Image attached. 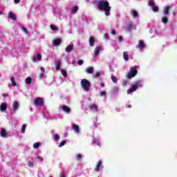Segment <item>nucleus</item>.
Returning a JSON list of instances; mask_svg holds the SVG:
<instances>
[{"mask_svg": "<svg viewBox=\"0 0 177 177\" xmlns=\"http://www.w3.org/2000/svg\"><path fill=\"white\" fill-rule=\"evenodd\" d=\"M97 8L98 10H104L106 16H110V10H111V7L110 6V3H109V1L100 0L98 1Z\"/></svg>", "mask_w": 177, "mask_h": 177, "instance_id": "f257e3e1", "label": "nucleus"}, {"mask_svg": "<svg viewBox=\"0 0 177 177\" xmlns=\"http://www.w3.org/2000/svg\"><path fill=\"white\" fill-rule=\"evenodd\" d=\"M80 84L82 85V88H83L84 91L86 92H88L89 91V88H91V82L86 80L83 79L81 80Z\"/></svg>", "mask_w": 177, "mask_h": 177, "instance_id": "f03ea898", "label": "nucleus"}, {"mask_svg": "<svg viewBox=\"0 0 177 177\" xmlns=\"http://www.w3.org/2000/svg\"><path fill=\"white\" fill-rule=\"evenodd\" d=\"M139 86H140V80H138L137 82H136V83L132 85L131 88L127 90L128 94L129 95V93L135 92V91H136V89H138Z\"/></svg>", "mask_w": 177, "mask_h": 177, "instance_id": "7ed1b4c3", "label": "nucleus"}, {"mask_svg": "<svg viewBox=\"0 0 177 177\" xmlns=\"http://www.w3.org/2000/svg\"><path fill=\"white\" fill-rule=\"evenodd\" d=\"M138 74V70H136V66H133L131 68L130 72L127 75V78H133Z\"/></svg>", "mask_w": 177, "mask_h": 177, "instance_id": "20e7f679", "label": "nucleus"}, {"mask_svg": "<svg viewBox=\"0 0 177 177\" xmlns=\"http://www.w3.org/2000/svg\"><path fill=\"white\" fill-rule=\"evenodd\" d=\"M34 104L35 106H40V107H42L44 106V99L42 97H37L34 100Z\"/></svg>", "mask_w": 177, "mask_h": 177, "instance_id": "39448f33", "label": "nucleus"}, {"mask_svg": "<svg viewBox=\"0 0 177 177\" xmlns=\"http://www.w3.org/2000/svg\"><path fill=\"white\" fill-rule=\"evenodd\" d=\"M102 160H99L97 162V165H96L95 168V171L96 172H99V171H102V169H103V166L102 165Z\"/></svg>", "mask_w": 177, "mask_h": 177, "instance_id": "423d86ee", "label": "nucleus"}, {"mask_svg": "<svg viewBox=\"0 0 177 177\" xmlns=\"http://www.w3.org/2000/svg\"><path fill=\"white\" fill-rule=\"evenodd\" d=\"M61 44H62V39L60 38L55 39L52 42V45L53 46H59V45H60Z\"/></svg>", "mask_w": 177, "mask_h": 177, "instance_id": "0eeeda50", "label": "nucleus"}, {"mask_svg": "<svg viewBox=\"0 0 177 177\" xmlns=\"http://www.w3.org/2000/svg\"><path fill=\"white\" fill-rule=\"evenodd\" d=\"M169 9H171V6H167L164 8L163 13L165 16H168V15H169Z\"/></svg>", "mask_w": 177, "mask_h": 177, "instance_id": "6e6552de", "label": "nucleus"}, {"mask_svg": "<svg viewBox=\"0 0 177 177\" xmlns=\"http://www.w3.org/2000/svg\"><path fill=\"white\" fill-rule=\"evenodd\" d=\"M88 109H90V110H94V111H97L98 109H97V105L96 104H91L88 106Z\"/></svg>", "mask_w": 177, "mask_h": 177, "instance_id": "1a4fd4ad", "label": "nucleus"}, {"mask_svg": "<svg viewBox=\"0 0 177 177\" xmlns=\"http://www.w3.org/2000/svg\"><path fill=\"white\" fill-rule=\"evenodd\" d=\"M73 49H74V45H73V44L68 45L66 48V52L67 53H70L73 50Z\"/></svg>", "mask_w": 177, "mask_h": 177, "instance_id": "9d476101", "label": "nucleus"}, {"mask_svg": "<svg viewBox=\"0 0 177 177\" xmlns=\"http://www.w3.org/2000/svg\"><path fill=\"white\" fill-rule=\"evenodd\" d=\"M61 109L63 111H65V113H70V111H71V109H70V107L66 105L62 106Z\"/></svg>", "mask_w": 177, "mask_h": 177, "instance_id": "9b49d317", "label": "nucleus"}, {"mask_svg": "<svg viewBox=\"0 0 177 177\" xmlns=\"http://www.w3.org/2000/svg\"><path fill=\"white\" fill-rule=\"evenodd\" d=\"M102 50V46L96 47L94 52V56H97Z\"/></svg>", "mask_w": 177, "mask_h": 177, "instance_id": "f8f14e48", "label": "nucleus"}, {"mask_svg": "<svg viewBox=\"0 0 177 177\" xmlns=\"http://www.w3.org/2000/svg\"><path fill=\"white\" fill-rule=\"evenodd\" d=\"M17 109H19V102L15 101L13 103V106H12V111H17Z\"/></svg>", "mask_w": 177, "mask_h": 177, "instance_id": "ddd939ff", "label": "nucleus"}, {"mask_svg": "<svg viewBox=\"0 0 177 177\" xmlns=\"http://www.w3.org/2000/svg\"><path fill=\"white\" fill-rule=\"evenodd\" d=\"M6 109H8V104L6 103H2L0 105L1 111H5V110H6Z\"/></svg>", "mask_w": 177, "mask_h": 177, "instance_id": "4468645a", "label": "nucleus"}, {"mask_svg": "<svg viewBox=\"0 0 177 177\" xmlns=\"http://www.w3.org/2000/svg\"><path fill=\"white\" fill-rule=\"evenodd\" d=\"M0 133L1 138H6V136H8V132H6V130L5 129H2Z\"/></svg>", "mask_w": 177, "mask_h": 177, "instance_id": "2eb2a0df", "label": "nucleus"}, {"mask_svg": "<svg viewBox=\"0 0 177 177\" xmlns=\"http://www.w3.org/2000/svg\"><path fill=\"white\" fill-rule=\"evenodd\" d=\"M138 48L139 49H143V48H145V46H146V44H145V42H143V41L142 40H139L138 41Z\"/></svg>", "mask_w": 177, "mask_h": 177, "instance_id": "dca6fc26", "label": "nucleus"}, {"mask_svg": "<svg viewBox=\"0 0 177 177\" xmlns=\"http://www.w3.org/2000/svg\"><path fill=\"white\" fill-rule=\"evenodd\" d=\"M133 27V24L132 23L129 24L126 27L127 31H132V28Z\"/></svg>", "mask_w": 177, "mask_h": 177, "instance_id": "f3484780", "label": "nucleus"}, {"mask_svg": "<svg viewBox=\"0 0 177 177\" xmlns=\"http://www.w3.org/2000/svg\"><path fill=\"white\" fill-rule=\"evenodd\" d=\"M8 17L9 19H11V20H16V15H15L12 12L8 13Z\"/></svg>", "mask_w": 177, "mask_h": 177, "instance_id": "a211bd4d", "label": "nucleus"}, {"mask_svg": "<svg viewBox=\"0 0 177 177\" xmlns=\"http://www.w3.org/2000/svg\"><path fill=\"white\" fill-rule=\"evenodd\" d=\"M73 131L76 133H80V127L77 124H73Z\"/></svg>", "mask_w": 177, "mask_h": 177, "instance_id": "6ab92c4d", "label": "nucleus"}, {"mask_svg": "<svg viewBox=\"0 0 177 177\" xmlns=\"http://www.w3.org/2000/svg\"><path fill=\"white\" fill-rule=\"evenodd\" d=\"M41 70V73L39 74V77L42 78V77H45V69L44 68V67H41L40 68Z\"/></svg>", "mask_w": 177, "mask_h": 177, "instance_id": "aec40b11", "label": "nucleus"}, {"mask_svg": "<svg viewBox=\"0 0 177 177\" xmlns=\"http://www.w3.org/2000/svg\"><path fill=\"white\" fill-rule=\"evenodd\" d=\"M131 15L133 16V17H138L139 16V14L138 13V11L135 10H131Z\"/></svg>", "mask_w": 177, "mask_h": 177, "instance_id": "412c9836", "label": "nucleus"}, {"mask_svg": "<svg viewBox=\"0 0 177 177\" xmlns=\"http://www.w3.org/2000/svg\"><path fill=\"white\" fill-rule=\"evenodd\" d=\"M89 44L90 46H93V45H95V37H91L89 38Z\"/></svg>", "mask_w": 177, "mask_h": 177, "instance_id": "4be33fe9", "label": "nucleus"}, {"mask_svg": "<svg viewBox=\"0 0 177 177\" xmlns=\"http://www.w3.org/2000/svg\"><path fill=\"white\" fill-rule=\"evenodd\" d=\"M123 58L124 60L128 61L129 60V55L127 52L123 53Z\"/></svg>", "mask_w": 177, "mask_h": 177, "instance_id": "5701e85b", "label": "nucleus"}, {"mask_svg": "<svg viewBox=\"0 0 177 177\" xmlns=\"http://www.w3.org/2000/svg\"><path fill=\"white\" fill-rule=\"evenodd\" d=\"M87 74H93V67L90 66L86 69Z\"/></svg>", "mask_w": 177, "mask_h": 177, "instance_id": "b1692460", "label": "nucleus"}, {"mask_svg": "<svg viewBox=\"0 0 177 177\" xmlns=\"http://www.w3.org/2000/svg\"><path fill=\"white\" fill-rule=\"evenodd\" d=\"M120 89L118 88V87L115 86L111 89V93H118Z\"/></svg>", "mask_w": 177, "mask_h": 177, "instance_id": "393cba45", "label": "nucleus"}, {"mask_svg": "<svg viewBox=\"0 0 177 177\" xmlns=\"http://www.w3.org/2000/svg\"><path fill=\"white\" fill-rule=\"evenodd\" d=\"M31 82H32V79L31 77H28L26 79V84L27 85H30V84H31Z\"/></svg>", "mask_w": 177, "mask_h": 177, "instance_id": "a878e982", "label": "nucleus"}, {"mask_svg": "<svg viewBox=\"0 0 177 177\" xmlns=\"http://www.w3.org/2000/svg\"><path fill=\"white\" fill-rule=\"evenodd\" d=\"M161 21L163 23V24H167V23H168V17H162Z\"/></svg>", "mask_w": 177, "mask_h": 177, "instance_id": "bb28decb", "label": "nucleus"}, {"mask_svg": "<svg viewBox=\"0 0 177 177\" xmlns=\"http://www.w3.org/2000/svg\"><path fill=\"white\" fill-rule=\"evenodd\" d=\"M26 128H27V124H24L21 127V133H26Z\"/></svg>", "mask_w": 177, "mask_h": 177, "instance_id": "cd10ccee", "label": "nucleus"}, {"mask_svg": "<svg viewBox=\"0 0 177 177\" xmlns=\"http://www.w3.org/2000/svg\"><path fill=\"white\" fill-rule=\"evenodd\" d=\"M72 13H77L78 12V6H75L71 10Z\"/></svg>", "mask_w": 177, "mask_h": 177, "instance_id": "c85d7f7f", "label": "nucleus"}, {"mask_svg": "<svg viewBox=\"0 0 177 177\" xmlns=\"http://www.w3.org/2000/svg\"><path fill=\"white\" fill-rule=\"evenodd\" d=\"M61 66H62V62H58L56 64V66H55L56 70H57V71L60 70Z\"/></svg>", "mask_w": 177, "mask_h": 177, "instance_id": "c756f323", "label": "nucleus"}, {"mask_svg": "<svg viewBox=\"0 0 177 177\" xmlns=\"http://www.w3.org/2000/svg\"><path fill=\"white\" fill-rule=\"evenodd\" d=\"M111 80H112L113 82H114V84H117V82L118 81V78H117V77H115V76H111Z\"/></svg>", "mask_w": 177, "mask_h": 177, "instance_id": "7c9ffc66", "label": "nucleus"}, {"mask_svg": "<svg viewBox=\"0 0 177 177\" xmlns=\"http://www.w3.org/2000/svg\"><path fill=\"white\" fill-rule=\"evenodd\" d=\"M10 81L12 84V86H16L17 84H16V81H15V77H11Z\"/></svg>", "mask_w": 177, "mask_h": 177, "instance_id": "2f4dec72", "label": "nucleus"}, {"mask_svg": "<svg viewBox=\"0 0 177 177\" xmlns=\"http://www.w3.org/2000/svg\"><path fill=\"white\" fill-rule=\"evenodd\" d=\"M41 147V143L39 142H35L34 145H33V147L35 149H38Z\"/></svg>", "mask_w": 177, "mask_h": 177, "instance_id": "473e14b6", "label": "nucleus"}, {"mask_svg": "<svg viewBox=\"0 0 177 177\" xmlns=\"http://www.w3.org/2000/svg\"><path fill=\"white\" fill-rule=\"evenodd\" d=\"M148 5L149 6H154L155 3H154V0H149L148 2Z\"/></svg>", "mask_w": 177, "mask_h": 177, "instance_id": "72a5a7b5", "label": "nucleus"}, {"mask_svg": "<svg viewBox=\"0 0 177 177\" xmlns=\"http://www.w3.org/2000/svg\"><path fill=\"white\" fill-rule=\"evenodd\" d=\"M128 84H129V81H128L127 80H124L122 81V86H127V85H128Z\"/></svg>", "mask_w": 177, "mask_h": 177, "instance_id": "f704fd0d", "label": "nucleus"}, {"mask_svg": "<svg viewBox=\"0 0 177 177\" xmlns=\"http://www.w3.org/2000/svg\"><path fill=\"white\" fill-rule=\"evenodd\" d=\"M61 73L64 77H67V72L64 69L61 70Z\"/></svg>", "mask_w": 177, "mask_h": 177, "instance_id": "c9c22d12", "label": "nucleus"}, {"mask_svg": "<svg viewBox=\"0 0 177 177\" xmlns=\"http://www.w3.org/2000/svg\"><path fill=\"white\" fill-rule=\"evenodd\" d=\"M152 10H153V12H158V10H159L158 7L153 6Z\"/></svg>", "mask_w": 177, "mask_h": 177, "instance_id": "e433bc0d", "label": "nucleus"}, {"mask_svg": "<svg viewBox=\"0 0 177 177\" xmlns=\"http://www.w3.org/2000/svg\"><path fill=\"white\" fill-rule=\"evenodd\" d=\"M36 59H37V60H42V55H41L40 53H38V54L37 55V58H36Z\"/></svg>", "mask_w": 177, "mask_h": 177, "instance_id": "4c0bfd02", "label": "nucleus"}, {"mask_svg": "<svg viewBox=\"0 0 177 177\" xmlns=\"http://www.w3.org/2000/svg\"><path fill=\"white\" fill-rule=\"evenodd\" d=\"M64 145H66V140H62L59 145V147H63V146H64Z\"/></svg>", "mask_w": 177, "mask_h": 177, "instance_id": "58836bf2", "label": "nucleus"}, {"mask_svg": "<svg viewBox=\"0 0 177 177\" xmlns=\"http://www.w3.org/2000/svg\"><path fill=\"white\" fill-rule=\"evenodd\" d=\"M82 155L81 153H79L76 156V160H82Z\"/></svg>", "mask_w": 177, "mask_h": 177, "instance_id": "ea45409f", "label": "nucleus"}, {"mask_svg": "<svg viewBox=\"0 0 177 177\" xmlns=\"http://www.w3.org/2000/svg\"><path fill=\"white\" fill-rule=\"evenodd\" d=\"M77 64H78L79 66H82V65L84 64V60H82V59H79V60L77 61Z\"/></svg>", "mask_w": 177, "mask_h": 177, "instance_id": "a19ab883", "label": "nucleus"}, {"mask_svg": "<svg viewBox=\"0 0 177 177\" xmlns=\"http://www.w3.org/2000/svg\"><path fill=\"white\" fill-rule=\"evenodd\" d=\"M28 167H34V161L29 160V162H28Z\"/></svg>", "mask_w": 177, "mask_h": 177, "instance_id": "79ce46f5", "label": "nucleus"}, {"mask_svg": "<svg viewBox=\"0 0 177 177\" xmlns=\"http://www.w3.org/2000/svg\"><path fill=\"white\" fill-rule=\"evenodd\" d=\"M50 28L53 31H56V30H57V28H56L54 25H50Z\"/></svg>", "mask_w": 177, "mask_h": 177, "instance_id": "37998d69", "label": "nucleus"}, {"mask_svg": "<svg viewBox=\"0 0 177 177\" xmlns=\"http://www.w3.org/2000/svg\"><path fill=\"white\" fill-rule=\"evenodd\" d=\"M93 145H99V141L96 139L93 140Z\"/></svg>", "mask_w": 177, "mask_h": 177, "instance_id": "c03bdc74", "label": "nucleus"}, {"mask_svg": "<svg viewBox=\"0 0 177 177\" xmlns=\"http://www.w3.org/2000/svg\"><path fill=\"white\" fill-rule=\"evenodd\" d=\"M100 96H106V91H102L100 93Z\"/></svg>", "mask_w": 177, "mask_h": 177, "instance_id": "a18cd8bd", "label": "nucleus"}, {"mask_svg": "<svg viewBox=\"0 0 177 177\" xmlns=\"http://www.w3.org/2000/svg\"><path fill=\"white\" fill-rule=\"evenodd\" d=\"M22 30L24 31L25 34H27V32H28V31L27 30V28H26V27L23 26L21 28Z\"/></svg>", "mask_w": 177, "mask_h": 177, "instance_id": "49530a36", "label": "nucleus"}, {"mask_svg": "<svg viewBox=\"0 0 177 177\" xmlns=\"http://www.w3.org/2000/svg\"><path fill=\"white\" fill-rule=\"evenodd\" d=\"M94 77H95V78H97L99 77H100V73L99 72H97L95 75Z\"/></svg>", "mask_w": 177, "mask_h": 177, "instance_id": "de8ad7c7", "label": "nucleus"}, {"mask_svg": "<svg viewBox=\"0 0 177 177\" xmlns=\"http://www.w3.org/2000/svg\"><path fill=\"white\" fill-rule=\"evenodd\" d=\"M55 140H59V139H60V136H59L58 134H55Z\"/></svg>", "mask_w": 177, "mask_h": 177, "instance_id": "09e8293b", "label": "nucleus"}, {"mask_svg": "<svg viewBox=\"0 0 177 177\" xmlns=\"http://www.w3.org/2000/svg\"><path fill=\"white\" fill-rule=\"evenodd\" d=\"M118 41H120V42H122V41H124V38L120 36L118 37Z\"/></svg>", "mask_w": 177, "mask_h": 177, "instance_id": "8fccbe9b", "label": "nucleus"}, {"mask_svg": "<svg viewBox=\"0 0 177 177\" xmlns=\"http://www.w3.org/2000/svg\"><path fill=\"white\" fill-rule=\"evenodd\" d=\"M37 158L41 161H44V158H42L41 156H37Z\"/></svg>", "mask_w": 177, "mask_h": 177, "instance_id": "3c124183", "label": "nucleus"}, {"mask_svg": "<svg viewBox=\"0 0 177 177\" xmlns=\"http://www.w3.org/2000/svg\"><path fill=\"white\" fill-rule=\"evenodd\" d=\"M2 96H3V97H8V96H9V94H8V93H3L2 94Z\"/></svg>", "mask_w": 177, "mask_h": 177, "instance_id": "603ef678", "label": "nucleus"}, {"mask_svg": "<svg viewBox=\"0 0 177 177\" xmlns=\"http://www.w3.org/2000/svg\"><path fill=\"white\" fill-rule=\"evenodd\" d=\"M111 34H112L113 35H116L117 32H115V30H113L111 31Z\"/></svg>", "mask_w": 177, "mask_h": 177, "instance_id": "864d4df0", "label": "nucleus"}, {"mask_svg": "<svg viewBox=\"0 0 177 177\" xmlns=\"http://www.w3.org/2000/svg\"><path fill=\"white\" fill-rule=\"evenodd\" d=\"M32 60L35 63V62H37V57H32Z\"/></svg>", "mask_w": 177, "mask_h": 177, "instance_id": "5fc2aeb1", "label": "nucleus"}, {"mask_svg": "<svg viewBox=\"0 0 177 177\" xmlns=\"http://www.w3.org/2000/svg\"><path fill=\"white\" fill-rule=\"evenodd\" d=\"M15 3H20V0H14Z\"/></svg>", "mask_w": 177, "mask_h": 177, "instance_id": "6e6d98bb", "label": "nucleus"}, {"mask_svg": "<svg viewBox=\"0 0 177 177\" xmlns=\"http://www.w3.org/2000/svg\"><path fill=\"white\" fill-rule=\"evenodd\" d=\"M60 177H66V174L64 173L61 174Z\"/></svg>", "mask_w": 177, "mask_h": 177, "instance_id": "4d7b16f0", "label": "nucleus"}, {"mask_svg": "<svg viewBox=\"0 0 177 177\" xmlns=\"http://www.w3.org/2000/svg\"><path fill=\"white\" fill-rule=\"evenodd\" d=\"M100 86L104 87V86H105L104 83H101V84H100Z\"/></svg>", "mask_w": 177, "mask_h": 177, "instance_id": "13d9d810", "label": "nucleus"}, {"mask_svg": "<svg viewBox=\"0 0 177 177\" xmlns=\"http://www.w3.org/2000/svg\"><path fill=\"white\" fill-rule=\"evenodd\" d=\"M132 107V105H129L126 109H131Z\"/></svg>", "mask_w": 177, "mask_h": 177, "instance_id": "bf43d9fd", "label": "nucleus"}, {"mask_svg": "<svg viewBox=\"0 0 177 177\" xmlns=\"http://www.w3.org/2000/svg\"><path fill=\"white\" fill-rule=\"evenodd\" d=\"M0 15H2V12H0Z\"/></svg>", "mask_w": 177, "mask_h": 177, "instance_id": "052dcab7", "label": "nucleus"}]
</instances>
